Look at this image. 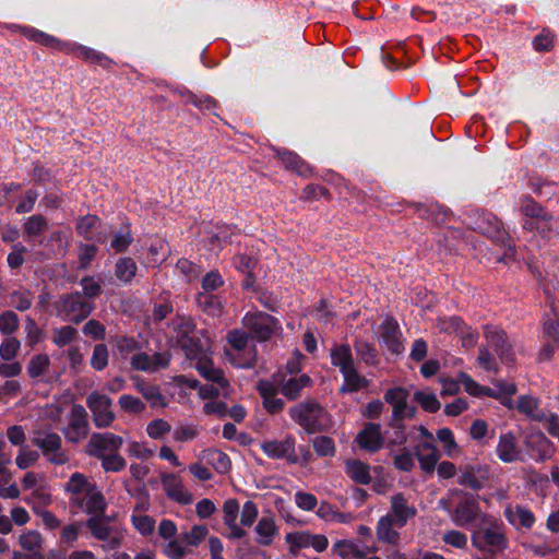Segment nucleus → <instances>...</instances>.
Returning a JSON list of instances; mask_svg holds the SVG:
<instances>
[{
  "mask_svg": "<svg viewBox=\"0 0 559 559\" xmlns=\"http://www.w3.org/2000/svg\"><path fill=\"white\" fill-rule=\"evenodd\" d=\"M91 487H96V484L91 483L85 475L81 473H74L68 481L66 490L74 496L81 493L86 495Z\"/></svg>",
  "mask_w": 559,
  "mask_h": 559,
  "instance_id": "nucleus-48",
  "label": "nucleus"
},
{
  "mask_svg": "<svg viewBox=\"0 0 559 559\" xmlns=\"http://www.w3.org/2000/svg\"><path fill=\"white\" fill-rule=\"evenodd\" d=\"M277 386L281 393L290 401L300 396L301 390L312 385V380L308 374H301L298 378L292 377L288 380H277Z\"/></svg>",
  "mask_w": 559,
  "mask_h": 559,
  "instance_id": "nucleus-22",
  "label": "nucleus"
},
{
  "mask_svg": "<svg viewBox=\"0 0 559 559\" xmlns=\"http://www.w3.org/2000/svg\"><path fill=\"white\" fill-rule=\"evenodd\" d=\"M26 35L29 39H32L35 43H38L43 46L69 53L71 44L67 41H62L51 35H48L46 33H43L37 29H28Z\"/></svg>",
  "mask_w": 559,
  "mask_h": 559,
  "instance_id": "nucleus-30",
  "label": "nucleus"
},
{
  "mask_svg": "<svg viewBox=\"0 0 559 559\" xmlns=\"http://www.w3.org/2000/svg\"><path fill=\"white\" fill-rule=\"evenodd\" d=\"M47 228V219L40 215L29 216L23 224V230L26 236L35 237L40 235Z\"/></svg>",
  "mask_w": 559,
  "mask_h": 559,
  "instance_id": "nucleus-51",
  "label": "nucleus"
},
{
  "mask_svg": "<svg viewBox=\"0 0 559 559\" xmlns=\"http://www.w3.org/2000/svg\"><path fill=\"white\" fill-rule=\"evenodd\" d=\"M78 331L73 326L66 325L53 330V343L59 347L70 344L76 337Z\"/></svg>",
  "mask_w": 559,
  "mask_h": 559,
  "instance_id": "nucleus-59",
  "label": "nucleus"
},
{
  "mask_svg": "<svg viewBox=\"0 0 559 559\" xmlns=\"http://www.w3.org/2000/svg\"><path fill=\"white\" fill-rule=\"evenodd\" d=\"M481 513L477 497L473 493L465 492L457 502L452 520L461 527H468L478 519L481 520Z\"/></svg>",
  "mask_w": 559,
  "mask_h": 559,
  "instance_id": "nucleus-11",
  "label": "nucleus"
},
{
  "mask_svg": "<svg viewBox=\"0 0 559 559\" xmlns=\"http://www.w3.org/2000/svg\"><path fill=\"white\" fill-rule=\"evenodd\" d=\"M32 443L41 450L50 464L64 465L70 461L68 452L62 448V439L57 432L35 430Z\"/></svg>",
  "mask_w": 559,
  "mask_h": 559,
  "instance_id": "nucleus-7",
  "label": "nucleus"
},
{
  "mask_svg": "<svg viewBox=\"0 0 559 559\" xmlns=\"http://www.w3.org/2000/svg\"><path fill=\"white\" fill-rule=\"evenodd\" d=\"M484 336L503 364H513L515 354L507 332L492 324L484 326Z\"/></svg>",
  "mask_w": 559,
  "mask_h": 559,
  "instance_id": "nucleus-9",
  "label": "nucleus"
},
{
  "mask_svg": "<svg viewBox=\"0 0 559 559\" xmlns=\"http://www.w3.org/2000/svg\"><path fill=\"white\" fill-rule=\"evenodd\" d=\"M543 334L549 341L559 344V321L551 319L549 316L543 318Z\"/></svg>",
  "mask_w": 559,
  "mask_h": 559,
  "instance_id": "nucleus-64",
  "label": "nucleus"
},
{
  "mask_svg": "<svg viewBox=\"0 0 559 559\" xmlns=\"http://www.w3.org/2000/svg\"><path fill=\"white\" fill-rule=\"evenodd\" d=\"M27 252V248L17 242L12 246V251L8 254L7 261L11 269H19L25 261L24 254Z\"/></svg>",
  "mask_w": 559,
  "mask_h": 559,
  "instance_id": "nucleus-62",
  "label": "nucleus"
},
{
  "mask_svg": "<svg viewBox=\"0 0 559 559\" xmlns=\"http://www.w3.org/2000/svg\"><path fill=\"white\" fill-rule=\"evenodd\" d=\"M20 341L15 337L5 338L0 345V356L3 360L13 359L19 349H20Z\"/></svg>",
  "mask_w": 559,
  "mask_h": 559,
  "instance_id": "nucleus-63",
  "label": "nucleus"
},
{
  "mask_svg": "<svg viewBox=\"0 0 559 559\" xmlns=\"http://www.w3.org/2000/svg\"><path fill=\"white\" fill-rule=\"evenodd\" d=\"M264 453L272 459H286L290 464H297L299 457L295 451V439L287 436L284 440L265 441L262 444Z\"/></svg>",
  "mask_w": 559,
  "mask_h": 559,
  "instance_id": "nucleus-17",
  "label": "nucleus"
},
{
  "mask_svg": "<svg viewBox=\"0 0 559 559\" xmlns=\"http://www.w3.org/2000/svg\"><path fill=\"white\" fill-rule=\"evenodd\" d=\"M209 534V530L204 525H194L190 532L182 533L179 535V539L183 545L198 546L205 539Z\"/></svg>",
  "mask_w": 559,
  "mask_h": 559,
  "instance_id": "nucleus-50",
  "label": "nucleus"
},
{
  "mask_svg": "<svg viewBox=\"0 0 559 559\" xmlns=\"http://www.w3.org/2000/svg\"><path fill=\"white\" fill-rule=\"evenodd\" d=\"M136 390L150 403L151 407H165L166 402L157 385L147 383L143 380L135 383Z\"/></svg>",
  "mask_w": 559,
  "mask_h": 559,
  "instance_id": "nucleus-36",
  "label": "nucleus"
},
{
  "mask_svg": "<svg viewBox=\"0 0 559 559\" xmlns=\"http://www.w3.org/2000/svg\"><path fill=\"white\" fill-rule=\"evenodd\" d=\"M197 368L200 374L206 380L218 383L222 386L227 385V380L224 377V372L221 369L214 368L211 360L199 359Z\"/></svg>",
  "mask_w": 559,
  "mask_h": 559,
  "instance_id": "nucleus-41",
  "label": "nucleus"
},
{
  "mask_svg": "<svg viewBox=\"0 0 559 559\" xmlns=\"http://www.w3.org/2000/svg\"><path fill=\"white\" fill-rule=\"evenodd\" d=\"M312 447L318 456H334L335 442L329 436H318L312 439Z\"/></svg>",
  "mask_w": 559,
  "mask_h": 559,
  "instance_id": "nucleus-49",
  "label": "nucleus"
},
{
  "mask_svg": "<svg viewBox=\"0 0 559 559\" xmlns=\"http://www.w3.org/2000/svg\"><path fill=\"white\" fill-rule=\"evenodd\" d=\"M11 306L19 311H26L32 307V294L29 290H14L10 295Z\"/></svg>",
  "mask_w": 559,
  "mask_h": 559,
  "instance_id": "nucleus-56",
  "label": "nucleus"
},
{
  "mask_svg": "<svg viewBox=\"0 0 559 559\" xmlns=\"http://www.w3.org/2000/svg\"><path fill=\"white\" fill-rule=\"evenodd\" d=\"M331 364L337 367L344 377V384L340 389L341 393H353L368 386V380L360 376L355 367L348 344L336 345L331 349Z\"/></svg>",
  "mask_w": 559,
  "mask_h": 559,
  "instance_id": "nucleus-4",
  "label": "nucleus"
},
{
  "mask_svg": "<svg viewBox=\"0 0 559 559\" xmlns=\"http://www.w3.org/2000/svg\"><path fill=\"white\" fill-rule=\"evenodd\" d=\"M524 445L536 462H545L555 454L552 442L540 430L526 433Z\"/></svg>",
  "mask_w": 559,
  "mask_h": 559,
  "instance_id": "nucleus-14",
  "label": "nucleus"
},
{
  "mask_svg": "<svg viewBox=\"0 0 559 559\" xmlns=\"http://www.w3.org/2000/svg\"><path fill=\"white\" fill-rule=\"evenodd\" d=\"M354 348L356 354L360 357L361 361L367 366H376L379 362V353L374 344L356 337L354 341Z\"/></svg>",
  "mask_w": 559,
  "mask_h": 559,
  "instance_id": "nucleus-35",
  "label": "nucleus"
},
{
  "mask_svg": "<svg viewBox=\"0 0 559 559\" xmlns=\"http://www.w3.org/2000/svg\"><path fill=\"white\" fill-rule=\"evenodd\" d=\"M50 365L49 357L45 354L36 355L32 357L28 366L27 372L31 378L35 379L44 374Z\"/></svg>",
  "mask_w": 559,
  "mask_h": 559,
  "instance_id": "nucleus-52",
  "label": "nucleus"
},
{
  "mask_svg": "<svg viewBox=\"0 0 559 559\" xmlns=\"http://www.w3.org/2000/svg\"><path fill=\"white\" fill-rule=\"evenodd\" d=\"M19 544L28 552H43L44 538L37 531H27L20 535Z\"/></svg>",
  "mask_w": 559,
  "mask_h": 559,
  "instance_id": "nucleus-44",
  "label": "nucleus"
},
{
  "mask_svg": "<svg viewBox=\"0 0 559 559\" xmlns=\"http://www.w3.org/2000/svg\"><path fill=\"white\" fill-rule=\"evenodd\" d=\"M333 550L343 559L350 557L357 559L366 558V552L360 550L355 543L347 539L337 540L333 546Z\"/></svg>",
  "mask_w": 559,
  "mask_h": 559,
  "instance_id": "nucleus-43",
  "label": "nucleus"
},
{
  "mask_svg": "<svg viewBox=\"0 0 559 559\" xmlns=\"http://www.w3.org/2000/svg\"><path fill=\"white\" fill-rule=\"evenodd\" d=\"M183 352L187 358L197 359L204 352V344L201 338L194 334L185 338L182 342L177 344Z\"/></svg>",
  "mask_w": 559,
  "mask_h": 559,
  "instance_id": "nucleus-47",
  "label": "nucleus"
},
{
  "mask_svg": "<svg viewBox=\"0 0 559 559\" xmlns=\"http://www.w3.org/2000/svg\"><path fill=\"white\" fill-rule=\"evenodd\" d=\"M173 330L176 334V343L179 344L185 338L195 333L197 325L191 317L177 316L173 319Z\"/></svg>",
  "mask_w": 559,
  "mask_h": 559,
  "instance_id": "nucleus-37",
  "label": "nucleus"
},
{
  "mask_svg": "<svg viewBox=\"0 0 559 559\" xmlns=\"http://www.w3.org/2000/svg\"><path fill=\"white\" fill-rule=\"evenodd\" d=\"M472 544L479 551L497 557L509 545L504 524L489 514L483 515L481 525L472 535Z\"/></svg>",
  "mask_w": 559,
  "mask_h": 559,
  "instance_id": "nucleus-1",
  "label": "nucleus"
},
{
  "mask_svg": "<svg viewBox=\"0 0 559 559\" xmlns=\"http://www.w3.org/2000/svg\"><path fill=\"white\" fill-rule=\"evenodd\" d=\"M255 532L260 536L258 543L263 546H269L272 543V538L277 533L275 521L271 516H263L260 519L255 526Z\"/></svg>",
  "mask_w": 559,
  "mask_h": 559,
  "instance_id": "nucleus-39",
  "label": "nucleus"
},
{
  "mask_svg": "<svg viewBox=\"0 0 559 559\" xmlns=\"http://www.w3.org/2000/svg\"><path fill=\"white\" fill-rule=\"evenodd\" d=\"M69 53H74L78 58H81L91 63H96L106 70H110L115 64L114 60L106 55L85 46H76L71 44Z\"/></svg>",
  "mask_w": 559,
  "mask_h": 559,
  "instance_id": "nucleus-26",
  "label": "nucleus"
},
{
  "mask_svg": "<svg viewBox=\"0 0 559 559\" xmlns=\"http://www.w3.org/2000/svg\"><path fill=\"white\" fill-rule=\"evenodd\" d=\"M138 266L130 257L121 258L115 266V274L118 280L129 283L136 274Z\"/></svg>",
  "mask_w": 559,
  "mask_h": 559,
  "instance_id": "nucleus-42",
  "label": "nucleus"
},
{
  "mask_svg": "<svg viewBox=\"0 0 559 559\" xmlns=\"http://www.w3.org/2000/svg\"><path fill=\"white\" fill-rule=\"evenodd\" d=\"M413 401L427 413H437L441 407V403L437 399L436 394L427 391H416L413 394Z\"/></svg>",
  "mask_w": 559,
  "mask_h": 559,
  "instance_id": "nucleus-45",
  "label": "nucleus"
},
{
  "mask_svg": "<svg viewBox=\"0 0 559 559\" xmlns=\"http://www.w3.org/2000/svg\"><path fill=\"white\" fill-rule=\"evenodd\" d=\"M111 399L98 392H92L86 397V405L93 414V421L97 428H107L116 419L111 412Z\"/></svg>",
  "mask_w": 559,
  "mask_h": 559,
  "instance_id": "nucleus-12",
  "label": "nucleus"
},
{
  "mask_svg": "<svg viewBox=\"0 0 559 559\" xmlns=\"http://www.w3.org/2000/svg\"><path fill=\"white\" fill-rule=\"evenodd\" d=\"M393 459V465L397 471L401 472H411L415 467V454L414 451L412 452L406 447H403V449L399 453H391Z\"/></svg>",
  "mask_w": 559,
  "mask_h": 559,
  "instance_id": "nucleus-46",
  "label": "nucleus"
},
{
  "mask_svg": "<svg viewBox=\"0 0 559 559\" xmlns=\"http://www.w3.org/2000/svg\"><path fill=\"white\" fill-rule=\"evenodd\" d=\"M391 515L399 527H403L409 519L416 515V509L407 504L403 493H396L391 498Z\"/></svg>",
  "mask_w": 559,
  "mask_h": 559,
  "instance_id": "nucleus-23",
  "label": "nucleus"
},
{
  "mask_svg": "<svg viewBox=\"0 0 559 559\" xmlns=\"http://www.w3.org/2000/svg\"><path fill=\"white\" fill-rule=\"evenodd\" d=\"M356 442L360 449L371 453L379 451L384 443L380 424L367 423L364 429L357 435Z\"/></svg>",
  "mask_w": 559,
  "mask_h": 559,
  "instance_id": "nucleus-20",
  "label": "nucleus"
},
{
  "mask_svg": "<svg viewBox=\"0 0 559 559\" xmlns=\"http://www.w3.org/2000/svg\"><path fill=\"white\" fill-rule=\"evenodd\" d=\"M275 157L283 164L284 168L297 176L308 179L314 176L313 168L304 160L297 153L286 148H273Z\"/></svg>",
  "mask_w": 559,
  "mask_h": 559,
  "instance_id": "nucleus-15",
  "label": "nucleus"
},
{
  "mask_svg": "<svg viewBox=\"0 0 559 559\" xmlns=\"http://www.w3.org/2000/svg\"><path fill=\"white\" fill-rule=\"evenodd\" d=\"M520 212L524 216L523 229L535 233L548 240L558 235L552 214L532 197L526 195L521 199Z\"/></svg>",
  "mask_w": 559,
  "mask_h": 559,
  "instance_id": "nucleus-2",
  "label": "nucleus"
},
{
  "mask_svg": "<svg viewBox=\"0 0 559 559\" xmlns=\"http://www.w3.org/2000/svg\"><path fill=\"white\" fill-rule=\"evenodd\" d=\"M243 326L249 331L252 338L258 342H266L282 328L280 321L263 311L247 313L242 319Z\"/></svg>",
  "mask_w": 559,
  "mask_h": 559,
  "instance_id": "nucleus-8",
  "label": "nucleus"
},
{
  "mask_svg": "<svg viewBox=\"0 0 559 559\" xmlns=\"http://www.w3.org/2000/svg\"><path fill=\"white\" fill-rule=\"evenodd\" d=\"M108 348L105 344L95 345L91 358V366L95 370L105 369L108 365Z\"/></svg>",
  "mask_w": 559,
  "mask_h": 559,
  "instance_id": "nucleus-58",
  "label": "nucleus"
},
{
  "mask_svg": "<svg viewBox=\"0 0 559 559\" xmlns=\"http://www.w3.org/2000/svg\"><path fill=\"white\" fill-rule=\"evenodd\" d=\"M504 516L513 525H516L515 520L518 519V525L526 530H531L535 523L534 513L522 506H516L514 509L508 506L504 510Z\"/></svg>",
  "mask_w": 559,
  "mask_h": 559,
  "instance_id": "nucleus-28",
  "label": "nucleus"
},
{
  "mask_svg": "<svg viewBox=\"0 0 559 559\" xmlns=\"http://www.w3.org/2000/svg\"><path fill=\"white\" fill-rule=\"evenodd\" d=\"M104 516H91L86 521V526L92 535L98 540H107L110 535V528L102 521Z\"/></svg>",
  "mask_w": 559,
  "mask_h": 559,
  "instance_id": "nucleus-53",
  "label": "nucleus"
},
{
  "mask_svg": "<svg viewBox=\"0 0 559 559\" xmlns=\"http://www.w3.org/2000/svg\"><path fill=\"white\" fill-rule=\"evenodd\" d=\"M100 223L98 216L93 214H87L79 218L76 224V233L82 236L85 240H97L103 242V237H96L93 230Z\"/></svg>",
  "mask_w": 559,
  "mask_h": 559,
  "instance_id": "nucleus-38",
  "label": "nucleus"
},
{
  "mask_svg": "<svg viewBox=\"0 0 559 559\" xmlns=\"http://www.w3.org/2000/svg\"><path fill=\"white\" fill-rule=\"evenodd\" d=\"M477 361L478 365L486 371H493L495 373H497L499 370L496 358L486 346H480L478 348Z\"/></svg>",
  "mask_w": 559,
  "mask_h": 559,
  "instance_id": "nucleus-61",
  "label": "nucleus"
},
{
  "mask_svg": "<svg viewBox=\"0 0 559 559\" xmlns=\"http://www.w3.org/2000/svg\"><path fill=\"white\" fill-rule=\"evenodd\" d=\"M414 454L419 462L421 471L426 474H433L440 454L435 442H420L414 447Z\"/></svg>",
  "mask_w": 559,
  "mask_h": 559,
  "instance_id": "nucleus-21",
  "label": "nucleus"
},
{
  "mask_svg": "<svg viewBox=\"0 0 559 559\" xmlns=\"http://www.w3.org/2000/svg\"><path fill=\"white\" fill-rule=\"evenodd\" d=\"M39 459L37 451L28 450L25 447L20 448V452L15 459L16 466L20 469H26L34 465Z\"/></svg>",
  "mask_w": 559,
  "mask_h": 559,
  "instance_id": "nucleus-60",
  "label": "nucleus"
},
{
  "mask_svg": "<svg viewBox=\"0 0 559 559\" xmlns=\"http://www.w3.org/2000/svg\"><path fill=\"white\" fill-rule=\"evenodd\" d=\"M388 427L392 429V432L386 431V448L405 445L408 440V436L404 421L391 418L388 423Z\"/></svg>",
  "mask_w": 559,
  "mask_h": 559,
  "instance_id": "nucleus-34",
  "label": "nucleus"
},
{
  "mask_svg": "<svg viewBox=\"0 0 559 559\" xmlns=\"http://www.w3.org/2000/svg\"><path fill=\"white\" fill-rule=\"evenodd\" d=\"M346 474L353 481L360 485H368L371 481L370 467L359 460H349L345 464Z\"/></svg>",
  "mask_w": 559,
  "mask_h": 559,
  "instance_id": "nucleus-31",
  "label": "nucleus"
},
{
  "mask_svg": "<svg viewBox=\"0 0 559 559\" xmlns=\"http://www.w3.org/2000/svg\"><path fill=\"white\" fill-rule=\"evenodd\" d=\"M380 337L392 354L400 355L403 352L400 326L393 317H386L381 323Z\"/></svg>",
  "mask_w": 559,
  "mask_h": 559,
  "instance_id": "nucleus-19",
  "label": "nucleus"
},
{
  "mask_svg": "<svg viewBox=\"0 0 559 559\" xmlns=\"http://www.w3.org/2000/svg\"><path fill=\"white\" fill-rule=\"evenodd\" d=\"M414 207L421 218L431 222L435 225H442L448 221L449 210L438 203H416L414 204Z\"/></svg>",
  "mask_w": 559,
  "mask_h": 559,
  "instance_id": "nucleus-24",
  "label": "nucleus"
},
{
  "mask_svg": "<svg viewBox=\"0 0 559 559\" xmlns=\"http://www.w3.org/2000/svg\"><path fill=\"white\" fill-rule=\"evenodd\" d=\"M292 419L308 435L324 432L332 427L328 411L314 400H306L289 409Z\"/></svg>",
  "mask_w": 559,
  "mask_h": 559,
  "instance_id": "nucleus-3",
  "label": "nucleus"
},
{
  "mask_svg": "<svg viewBox=\"0 0 559 559\" xmlns=\"http://www.w3.org/2000/svg\"><path fill=\"white\" fill-rule=\"evenodd\" d=\"M496 452L499 460L503 463L523 461V453L519 444V439L512 431L500 435Z\"/></svg>",
  "mask_w": 559,
  "mask_h": 559,
  "instance_id": "nucleus-18",
  "label": "nucleus"
},
{
  "mask_svg": "<svg viewBox=\"0 0 559 559\" xmlns=\"http://www.w3.org/2000/svg\"><path fill=\"white\" fill-rule=\"evenodd\" d=\"M85 497V512L92 516H104L107 503L104 495L97 490V487H91Z\"/></svg>",
  "mask_w": 559,
  "mask_h": 559,
  "instance_id": "nucleus-32",
  "label": "nucleus"
},
{
  "mask_svg": "<svg viewBox=\"0 0 559 559\" xmlns=\"http://www.w3.org/2000/svg\"><path fill=\"white\" fill-rule=\"evenodd\" d=\"M393 524H395L393 516L388 514L378 521L377 525V538L380 542L397 545L400 540V534L395 530H393Z\"/></svg>",
  "mask_w": 559,
  "mask_h": 559,
  "instance_id": "nucleus-29",
  "label": "nucleus"
},
{
  "mask_svg": "<svg viewBox=\"0 0 559 559\" xmlns=\"http://www.w3.org/2000/svg\"><path fill=\"white\" fill-rule=\"evenodd\" d=\"M409 391L404 386L389 389L384 393V401L392 406L391 418L401 419V415L408 403Z\"/></svg>",
  "mask_w": 559,
  "mask_h": 559,
  "instance_id": "nucleus-25",
  "label": "nucleus"
},
{
  "mask_svg": "<svg viewBox=\"0 0 559 559\" xmlns=\"http://www.w3.org/2000/svg\"><path fill=\"white\" fill-rule=\"evenodd\" d=\"M55 308L63 320L79 324L92 313L94 304L85 299L82 293L74 292L61 295L55 302Z\"/></svg>",
  "mask_w": 559,
  "mask_h": 559,
  "instance_id": "nucleus-6",
  "label": "nucleus"
},
{
  "mask_svg": "<svg viewBox=\"0 0 559 559\" xmlns=\"http://www.w3.org/2000/svg\"><path fill=\"white\" fill-rule=\"evenodd\" d=\"M19 329V317L12 310H7L0 314V332L3 335H11Z\"/></svg>",
  "mask_w": 559,
  "mask_h": 559,
  "instance_id": "nucleus-55",
  "label": "nucleus"
},
{
  "mask_svg": "<svg viewBox=\"0 0 559 559\" xmlns=\"http://www.w3.org/2000/svg\"><path fill=\"white\" fill-rule=\"evenodd\" d=\"M118 403L121 409L128 414H141L146 407L140 399L129 394L121 395Z\"/></svg>",
  "mask_w": 559,
  "mask_h": 559,
  "instance_id": "nucleus-54",
  "label": "nucleus"
},
{
  "mask_svg": "<svg viewBox=\"0 0 559 559\" xmlns=\"http://www.w3.org/2000/svg\"><path fill=\"white\" fill-rule=\"evenodd\" d=\"M207 463L219 474L227 473L231 467V462L226 453L218 449H209L204 451Z\"/></svg>",
  "mask_w": 559,
  "mask_h": 559,
  "instance_id": "nucleus-40",
  "label": "nucleus"
},
{
  "mask_svg": "<svg viewBox=\"0 0 559 559\" xmlns=\"http://www.w3.org/2000/svg\"><path fill=\"white\" fill-rule=\"evenodd\" d=\"M99 460L106 472H120L126 467V460L118 452L108 453Z\"/></svg>",
  "mask_w": 559,
  "mask_h": 559,
  "instance_id": "nucleus-57",
  "label": "nucleus"
},
{
  "mask_svg": "<svg viewBox=\"0 0 559 559\" xmlns=\"http://www.w3.org/2000/svg\"><path fill=\"white\" fill-rule=\"evenodd\" d=\"M87 412L80 404H74L71 408V418L69 426L63 430L68 442L79 443L85 439L90 432Z\"/></svg>",
  "mask_w": 559,
  "mask_h": 559,
  "instance_id": "nucleus-13",
  "label": "nucleus"
},
{
  "mask_svg": "<svg viewBox=\"0 0 559 559\" xmlns=\"http://www.w3.org/2000/svg\"><path fill=\"white\" fill-rule=\"evenodd\" d=\"M160 481L167 497L179 504H190L193 501L192 493L187 490L181 478L173 473H163Z\"/></svg>",
  "mask_w": 559,
  "mask_h": 559,
  "instance_id": "nucleus-16",
  "label": "nucleus"
},
{
  "mask_svg": "<svg viewBox=\"0 0 559 559\" xmlns=\"http://www.w3.org/2000/svg\"><path fill=\"white\" fill-rule=\"evenodd\" d=\"M467 218L474 231L490 238L492 241L507 247L509 250L514 249L513 241L503 228L502 222L492 213L474 211Z\"/></svg>",
  "mask_w": 559,
  "mask_h": 559,
  "instance_id": "nucleus-5",
  "label": "nucleus"
},
{
  "mask_svg": "<svg viewBox=\"0 0 559 559\" xmlns=\"http://www.w3.org/2000/svg\"><path fill=\"white\" fill-rule=\"evenodd\" d=\"M198 307L207 316L219 317L223 312V305L216 295L210 293H198L195 297Z\"/></svg>",
  "mask_w": 559,
  "mask_h": 559,
  "instance_id": "nucleus-33",
  "label": "nucleus"
},
{
  "mask_svg": "<svg viewBox=\"0 0 559 559\" xmlns=\"http://www.w3.org/2000/svg\"><path fill=\"white\" fill-rule=\"evenodd\" d=\"M123 444V439L111 432H94L85 445L84 452L92 457L102 459L109 453L118 452Z\"/></svg>",
  "mask_w": 559,
  "mask_h": 559,
  "instance_id": "nucleus-10",
  "label": "nucleus"
},
{
  "mask_svg": "<svg viewBox=\"0 0 559 559\" xmlns=\"http://www.w3.org/2000/svg\"><path fill=\"white\" fill-rule=\"evenodd\" d=\"M538 405V399L532 395H521L518 399L516 409L535 421L544 423L547 419V414L539 409Z\"/></svg>",
  "mask_w": 559,
  "mask_h": 559,
  "instance_id": "nucleus-27",
  "label": "nucleus"
}]
</instances>
